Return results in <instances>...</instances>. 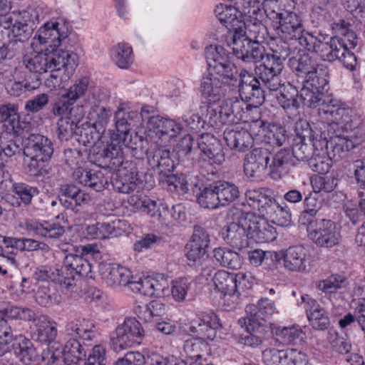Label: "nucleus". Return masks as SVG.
Here are the masks:
<instances>
[{
    "mask_svg": "<svg viewBox=\"0 0 365 365\" xmlns=\"http://www.w3.org/2000/svg\"><path fill=\"white\" fill-rule=\"evenodd\" d=\"M71 30L63 21L44 23L36 32L31 43L32 52L24 57L28 70L37 73L62 72L64 79L70 78L79 65L82 51L78 48H59L71 41Z\"/></svg>",
    "mask_w": 365,
    "mask_h": 365,
    "instance_id": "f257e3e1",
    "label": "nucleus"
},
{
    "mask_svg": "<svg viewBox=\"0 0 365 365\" xmlns=\"http://www.w3.org/2000/svg\"><path fill=\"white\" fill-rule=\"evenodd\" d=\"M319 114L322 118L337 125L342 130L343 133L336 137L334 143H330L334 156L345 158L348 152L365 141L361 118L346 103L329 99L325 107L319 108Z\"/></svg>",
    "mask_w": 365,
    "mask_h": 365,
    "instance_id": "f03ea898",
    "label": "nucleus"
},
{
    "mask_svg": "<svg viewBox=\"0 0 365 365\" xmlns=\"http://www.w3.org/2000/svg\"><path fill=\"white\" fill-rule=\"evenodd\" d=\"M205 57L209 74L203 77L201 81L204 91L220 88L222 85L237 77L238 71L232 61V56L222 45L215 43L207 46Z\"/></svg>",
    "mask_w": 365,
    "mask_h": 365,
    "instance_id": "7ed1b4c3",
    "label": "nucleus"
},
{
    "mask_svg": "<svg viewBox=\"0 0 365 365\" xmlns=\"http://www.w3.org/2000/svg\"><path fill=\"white\" fill-rule=\"evenodd\" d=\"M265 34L266 31L259 36H255L253 33L248 31V26H245L238 27L233 32H227L223 41L232 48L236 58L252 63L262 56V46L259 41L264 38Z\"/></svg>",
    "mask_w": 365,
    "mask_h": 365,
    "instance_id": "20e7f679",
    "label": "nucleus"
},
{
    "mask_svg": "<svg viewBox=\"0 0 365 365\" xmlns=\"http://www.w3.org/2000/svg\"><path fill=\"white\" fill-rule=\"evenodd\" d=\"M11 9V1L0 0V26L11 29L14 35L23 41L31 35L38 21V15L33 9L10 13Z\"/></svg>",
    "mask_w": 365,
    "mask_h": 365,
    "instance_id": "39448f33",
    "label": "nucleus"
},
{
    "mask_svg": "<svg viewBox=\"0 0 365 365\" xmlns=\"http://www.w3.org/2000/svg\"><path fill=\"white\" fill-rule=\"evenodd\" d=\"M144 330L135 318H126L118 325L111 336L112 349L119 352L140 343Z\"/></svg>",
    "mask_w": 365,
    "mask_h": 365,
    "instance_id": "423d86ee",
    "label": "nucleus"
},
{
    "mask_svg": "<svg viewBox=\"0 0 365 365\" xmlns=\"http://www.w3.org/2000/svg\"><path fill=\"white\" fill-rule=\"evenodd\" d=\"M289 54V46L285 42H281L280 48L272 49V53L265 54L262 48V56L252 63H260L257 68L263 84L267 85L275 76L281 73L283 69V61Z\"/></svg>",
    "mask_w": 365,
    "mask_h": 365,
    "instance_id": "0eeeda50",
    "label": "nucleus"
},
{
    "mask_svg": "<svg viewBox=\"0 0 365 365\" xmlns=\"http://www.w3.org/2000/svg\"><path fill=\"white\" fill-rule=\"evenodd\" d=\"M309 237L317 246L331 248L340 243L341 235L337 225L327 219H317L307 226Z\"/></svg>",
    "mask_w": 365,
    "mask_h": 365,
    "instance_id": "6e6552de",
    "label": "nucleus"
},
{
    "mask_svg": "<svg viewBox=\"0 0 365 365\" xmlns=\"http://www.w3.org/2000/svg\"><path fill=\"white\" fill-rule=\"evenodd\" d=\"M327 38L328 37L323 35L317 37L312 34H306L300 38V45L307 51L317 53L322 60L332 62L340 56L341 48L337 38L332 37L329 41H326Z\"/></svg>",
    "mask_w": 365,
    "mask_h": 365,
    "instance_id": "1a4fd4ad",
    "label": "nucleus"
},
{
    "mask_svg": "<svg viewBox=\"0 0 365 365\" xmlns=\"http://www.w3.org/2000/svg\"><path fill=\"white\" fill-rule=\"evenodd\" d=\"M269 15L271 19H275L278 24L276 28L277 34L286 40H298L300 44V38L306 34H309L304 31L301 17L294 12L283 11L276 13L272 11Z\"/></svg>",
    "mask_w": 365,
    "mask_h": 365,
    "instance_id": "9d476101",
    "label": "nucleus"
},
{
    "mask_svg": "<svg viewBox=\"0 0 365 365\" xmlns=\"http://www.w3.org/2000/svg\"><path fill=\"white\" fill-rule=\"evenodd\" d=\"M312 145L314 148V154L310 158L308 162L309 167L313 172L317 173L319 175H325L328 173L331 168L332 158L335 161L342 159L334 155V153L327 151L329 142L326 138H322L320 135L313 136L312 138Z\"/></svg>",
    "mask_w": 365,
    "mask_h": 365,
    "instance_id": "9b49d317",
    "label": "nucleus"
},
{
    "mask_svg": "<svg viewBox=\"0 0 365 365\" xmlns=\"http://www.w3.org/2000/svg\"><path fill=\"white\" fill-rule=\"evenodd\" d=\"M210 243V236L207 231L199 225L193 228L192 235L185 245V256L188 261L201 264L207 252Z\"/></svg>",
    "mask_w": 365,
    "mask_h": 365,
    "instance_id": "f8f14e48",
    "label": "nucleus"
},
{
    "mask_svg": "<svg viewBox=\"0 0 365 365\" xmlns=\"http://www.w3.org/2000/svg\"><path fill=\"white\" fill-rule=\"evenodd\" d=\"M24 154L32 158L48 160L53 153V143L50 139L40 134H30L25 140Z\"/></svg>",
    "mask_w": 365,
    "mask_h": 365,
    "instance_id": "ddd939ff",
    "label": "nucleus"
},
{
    "mask_svg": "<svg viewBox=\"0 0 365 365\" xmlns=\"http://www.w3.org/2000/svg\"><path fill=\"white\" fill-rule=\"evenodd\" d=\"M271 155V153L266 148H257L252 150L245 158V174L250 178H259L267 168Z\"/></svg>",
    "mask_w": 365,
    "mask_h": 365,
    "instance_id": "4468645a",
    "label": "nucleus"
},
{
    "mask_svg": "<svg viewBox=\"0 0 365 365\" xmlns=\"http://www.w3.org/2000/svg\"><path fill=\"white\" fill-rule=\"evenodd\" d=\"M265 188L249 190L245 192V202L254 210H257L263 218H267L277 205L276 200L271 197Z\"/></svg>",
    "mask_w": 365,
    "mask_h": 365,
    "instance_id": "2eb2a0df",
    "label": "nucleus"
},
{
    "mask_svg": "<svg viewBox=\"0 0 365 365\" xmlns=\"http://www.w3.org/2000/svg\"><path fill=\"white\" fill-rule=\"evenodd\" d=\"M148 128L150 133H154L165 143L176 137L182 129L180 123L160 115L148 118Z\"/></svg>",
    "mask_w": 365,
    "mask_h": 365,
    "instance_id": "dca6fc26",
    "label": "nucleus"
},
{
    "mask_svg": "<svg viewBox=\"0 0 365 365\" xmlns=\"http://www.w3.org/2000/svg\"><path fill=\"white\" fill-rule=\"evenodd\" d=\"M99 274L101 279L111 287L128 285L130 287L132 282L130 271L118 264L101 263L99 264Z\"/></svg>",
    "mask_w": 365,
    "mask_h": 365,
    "instance_id": "f3484780",
    "label": "nucleus"
},
{
    "mask_svg": "<svg viewBox=\"0 0 365 365\" xmlns=\"http://www.w3.org/2000/svg\"><path fill=\"white\" fill-rule=\"evenodd\" d=\"M232 213V221L229 222L226 227V239L232 246L242 248L247 245V231L242 225V220L245 219V212L237 210H230Z\"/></svg>",
    "mask_w": 365,
    "mask_h": 365,
    "instance_id": "a211bd4d",
    "label": "nucleus"
},
{
    "mask_svg": "<svg viewBox=\"0 0 365 365\" xmlns=\"http://www.w3.org/2000/svg\"><path fill=\"white\" fill-rule=\"evenodd\" d=\"M198 148L211 163L217 165L225 161V153L220 141L210 133H203L198 139Z\"/></svg>",
    "mask_w": 365,
    "mask_h": 365,
    "instance_id": "6ab92c4d",
    "label": "nucleus"
},
{
    "mask_svg": "<svg viewBox=\"0 0 365 365\" xmlns=\"http://www.w3.org/2000/svg\"><path fill=\"white\" fill-rule=\"evenodd\" d=\"M284 267L287 270L304 272L310 266L309 256L301 246L290 247L283 253Z\"/></svg>",
    "mask_w": 365,
    "mask_h": 365,
    "instance_id": "aec40b11",
    "label": "nucleus"
},
{
    "mask_svg": "<svg viewBox=\"0 0 365 365\" xmlns=\"http://www.w3.org/2000/svg\"><path fill=\"white\" fill-rule=\"evenodd\" d=\"M175 154L163 148L154 149L148 153L149 165L160 173L173 171L176 165Z\"/></svg>",
    "mask_w": 365,
    "mask_h": 365,
    "instance_id": "412c9836",
    "label": "nucleus"
},
{
    "mask_svg": "<svg viewBox=\"0 0 365 365\" xmlns=\"http://www.w3.org/2000/svg\"><path fill=\"white\" fill-rule=\"evenodd\" d=\"M276 308L274 302L269 299H262L259 301L257 305L249 304L246 307L245 311L250 317L239 319V323L246 324L247 321L261 325L260 321H264L266 317L273 314Z\"/></svg>",
    "mask_w": 365,
    "mask_h": 365,
    "instance_id": "4be33fe9",
    "label": "nucleus"
},
{
    "mask_svg": "<svg viewBox=\"0 0 365 365\" xmlns=\"http://www.w3.org/2000/svg\"><path fill=\"white\" fill-rule=\"evenodd\" d=\"M223 136L227 146L232 150L244 153L253 146V139L247 128H227Z\"/></svg>",
    "mask_w": 365,
    "mask_h": 365,
    "instance_id": "5701e85b",
    "label": "nucleus"
},
{
    "mask_svg": "<svg viewBox=\"0 0 365 365\" xmlns=\"http://www.w3.org/2000/svg\"><path fill=\"white\" fill-rule=\"evenodd\" d=\"M270 331L274 341L283 346L295 344L302 339L303 331L298 325L282 327L274 323L269 324Z\"/></svg>",
    "mask_w": 365,
    "mask_h": 365,
    "instance_id": "b1692460",
    "label": "nucleus"
},
{
    "mask_svg": "<svg viewBox=\"0 0 365 365\" xmlns=\"http://www.w3.org/2000/svg\"><path fill=\"white\" fill-rule=\"evenodd\" d=\"M128 202L130 205H133L137 209L141 210L150 217L156 218L162 223H165L166 216L169 214V211L160 202L150 198L140 200L135 196H131Z\"/></svg>",
    "mask_w": 365,
    "mask_h": 365,
    "instance_id": "393cba45",
    "label": "nucleus"
},
{
    "mask_svg": "<svg viewBox=\"0 0 365 365\" xmlns=\"http://www.w3.org/2000/svg\"><path fill=\"white\" fill-rule=\"evenodd\" d=\"M212 280L216 289L223 295L225 302L230 297L237 299L236 274L220 270L215 274Z\"/></svg>",
    "mask_w": 365,
    "mask_h": 365,
    "instance_id": "a878e982",
    "label": "nucleus"
},
{
    "mask_svg": "<svg viewBox=\"0 0 365 365\" xmlns=\"http://www.w3.org/2000/svg\"><path fill=\"white\" fill-rule=\"evenodd\" d=\"M329 71L325 64H320L312 75L307 76L302 91H327L329 86Z\"/></svg>",
    "mask_w": 365,
    "mask_h": 365,
    "instance_id": "bb28decb",
    "label": "nucleus"
},
{
    "mask_svg": "<svg viewBox=\"0 0 365 365\" xmlns=\"http://www.w3.org/2000/svg\"><path fill=\"white\" fill-rule=\"evenodd\" d=\"M140 181L137 168L130 166L122 168L118 170L117 178L113 186L118 192L129 193L136 189L137 184Z\"/></svg>",
    "mask_w": 365,
    "mask_h": 365,
    "instance_id": "cd10ccee",
    "label": "nucleus"
},
{
    "mask_svg": "<svg viewBox=\"0 0 365 365\" xmlns=\"http://www.w3.org/2000/svg\"><path fill=\"white\" fill-rule=\"evenodd\" d=\"M110 57L113 63L120 69H128L135 60L132 46L125 42L114 45L110 49Z\"/></svg>",
    "mask_w": 365,
    "mask_h": 365,
    "instance_id": "c85d7f7f",
    "label": "nucleus"
},
{
    "mask_svg": "<svg viewBox=\"0 0 365 365\" xmlns=\"http://www.w3.org/2000/svg\"><path fill=\"white\" fill-rule=\"evenodd\" d=\"M73 177L78 183L96 192L103 190L108 184V180L101 171L93 172L78 168L74 171Z\"/></svg>",
    "mask_w": 365,
    "mask_h": 365,
    "instance_id": "c756f323",
    "label": "nucleus"
},
{
    "mask_svg": "<svg viewBox=\"0 0 365 365\" xmlns=\"http://www.w3.org/2000/svg\"><path fill=\"white\" fill-rule=\"evenodd\" d=\"M309 53L299 51L294 56L289 60L290 68L299 76L312 75L319 65Z\"/></svg>",
    "mask_w": 365,
    "mask_h": 365,
    "instance_id": "7c9ffc66",
    "label": "nucleus"
},
{
    "mask_svg": "<svg viewBox=\"0 0 365 365\" xmlns=\"http://www.w3.org/2000/svg\"><path fill=\"white\" fill-rule=\"evenodd\" d=\"M304 308L307 313L309 323L313 329L324 330L329 326V319L326 312L322 308L316 300L308 298Z\"/></svg>",
    "mask_w": 365,
    "mask_h": 365,
    "instance_id": "2f4dec72",
    "label": "nucleus"
},
{
    "mask_svg": "<svg viewBox=\"0 0 365 365\" xmlns=\"http://www.w3.org/2000/svg\"><path fill=\"white\" fill-rule=\"evenodd\" d=\"M29 232L38 235L46 238H58L64 233V228L56 223L43 222L40 223L34 220H28L25 224Z\"/></svg>",
    "mask_w": 365,
    "mask_h": 365,
    "instance_id": "473e14b6",
    "label": "nucleus"
},
{
    "mask_svg": "<svg viewBox=\"0 0 365 365\" xmlns=\"http://www.w3.org/2000/svg\"><path fill=\"white\" fill-rule=\"evenodd\" d=\"M63 263L75 276L92 278L91 275L89 276L92 266L87 258L81 255L68 254L65 256Z\"/></svg>",
    "mask_w": 365,
    "mask_h": 365,
    "instance_id": "72a5a7b5",
    "label": "nucleus"
},
{
    "mask_svg": "<svg viewBox=\"0 0 365 365\" xmlns=\"http://www.w3.org/2000/svg\"><path fill=\"white\" fill-rule=\"evenodd\" d=\"M213 257L220 265L228 269H238L242 264L238 253L228 247L215 248Z\"/></svg>",
    "mask_w": 365,
    "mask_h": 365,
    "instance_id": "f704fd0d",
    "label": "nucleus"
},
{
    "mask_svg": "<svg viewBox=\"0 0 365 365\" xmlns=\"http://www.w3.org/2000/svg\"><path fill=\"white\" fill-rule=\"evenodd\" d=\"M93 328L94 325L89 324L85 319L78 318L67 324L66 331L70 336L88 341L91 340L95 336Z\"/></svg>",
    "mask_w": 365,
    "mask_h": 365,
    "instance_id": "c9c22d12",
    "label": "nucleus"
},
{
    "mask_svg": "<svg viewBox=\"0 0 365 365\" xmlns=\"http://www.w3.org/2000/svg\"><path fill=\"white\" fill-rule=\"evenodd\" d=\"M61 353L66 365H78L86 356L81 344L76 339L68 340Z\"/></svg>",
    "mask_w": 365,
    "mask_h": 365,
    "instance_id": "e433bc0d",
    "label": "nucleus"
},
{
    "mask_svg": "<svg viewBox=\"0 0 365 365\" xmlns=\"http://www.w3.org/2000/svg\"><path fill=\"white\" fill-rule=\"evenodd\" d=\"M215 184L221 206L228 205L239 198L240 190L234 183L218 180L215 182Z\"/></svg>",
    "mask_w": 365,
    "mask_h": 365,
    "instance_id": "4c0bfd02",
    "label": "nucleus"
},
{
    "mask_svg": "<svg viewBox=\"0 0 365 365\" xmlns=\"http://www.w3.org/2000/svg\"><path fill=\"white\" fill-rule=\"evenodd\" d=\"M195 324L197 325L199 330L197 331L200 333L210 332L205 334V336L212 340L216 329L219 325V319L217 316L212 312H202L198 314L197 320L195 322Z\"/></svg>",
    "mask_w": 365,
    "mask_h": 365,
    "instance_id": "58836bf2",
    "label": "nucleus"
},
{
    "mask_svg": "<svg viewBox=\"0 0 365 365\" xmlns=\"http://www.w3.org/2000/svg\"><path fill=\"white\" fill-rule=\"evenodd\" d=\"M183 351L192 359H199L210 353L208 344L200 337H194L186 340L183 344Z\"/></svg>",
    "mask_w": 365,
    "mask_h": 365,
    "instance_id": "ea45409f",
    "label": "nucleus"
},
{
    "mask_svg": "<svg viewBox=\"0 0 365 365\" xmlns=\"http://www.w3.org/2000/svg\"><path fill=\"white\" fill-rule=\"evenodd\" d=\"M0 123L6 132L18 133L20 128L19 116L14 106H0Z\"/></svg>",
    "mask_w": 365,
    "mask_h": 365,
    "instance_id": "a19ab883",
    "label": "nucleus"
},
{
    "mask_svg": "<svg viewBox=\"0 0 365 365\" xmlns=\"http://www.w3.org/2000/svg\"><path fill=\"white\" fill-rule=\"evenodd\" d=\"M278 365H309L307 356L296 349H281Z\"/></svg>",
    "mask_w": 365,
    "mask_h": 365,
    "instance_id": "79ce46f5",
    "label": "nucleus"
},
{
    "mask_svg": "<svg viewBox=\"0 0 365 365\" xmlns=\"http://www.w3.org/2000/svg\"><path fill=\"white\" fill-rule=\"evenodd\" d=\"M347 279L341 274H331L327 279L319 280L316 283L317 288L326 293L332 294L336 290L344 288L347 285Z\"/></svg>",
    "mask_w": 365,
    "mask_h": 365,
    "instance_id": "37998d69",
    "label": "nucleus"
},
{
    "mask_svg": "<svg viewBox=\"0 0 365 365\" xmlns=\"http://www.w3.org/2000/svg\"><path fill=\"white\" fill-rule=\"evenodd\" d=\"M21 251V238L4 237L3 245L0 247V255L6 257L11 264H16L15 255Z\"/></svg>",
    "mask_w": 365,
    "mask_h": 365,
    "instance_id": "c03bdc74",
    "label": "nucleus"
},
{
    "mask_svg": "<svg viewBox=\"0 0 365 365\" xmlns=\"http://www.w3.org/2000/svg\"><path fill=\"white\" fill-rule=\"evenodd\" d=\"M199 205L207 209H216L220 205L215 182L205 187L197 197Z\"/></svg>",
    "mask_w": 365,
    "mask_h": 365,
    "instance_id": "a18cd8bd",
    "label": "nucleus"
},
{
    "mask_svg": "<svg viewBox=\"0 0 365 365\" xmlns=\"http://www.w3.org/2000/svg\"><path fill=\"white\" fill-rule=\"evenodd\" d=\"M36 339L41 342H50L54 340L56 334V328L46 317H40L37 319Z\"/></svg>",
    "mask_w": 365,
    "mask_h": 365,
    "instance_id": "49530a36",
    "label": "nucleus"
},
{
    "mask_svg": "<svg viewBox=\"0 0 365 365\" xmlns=\"http://www.w3.org/2000/svg\"><path fill=\"white\" fill-rule=\"evenodd\" d=\"M115 222H97L86 227V234L93 239H106L115 235Z\"/></svg>",
    "mask_w": 365,
    "mask_h": 365,
    "instance_id": "de8ad7c7",
    "label": "nucleus"
},
{
    "mask_svg": "<svg viewBox=\"0 0 365 365\" xmlns=\"http://www.w3.org/2000/svg\"><path fill=\"white\" fill-rule=\"evenodd\" d=\"M51 281L59 284L66 289L76 286V276L66 268L63 264L60 268H54V274L51 276Z\"/></svg>",
    "mask_w": 365,
    "mask_h": 365,
    "instance_id": "09e8293b",
    "label": "nucleus"
},
{
    "mask_svg": "<svg viewBox=\"0 0 365 365\" xmlns=\"http://www.w3.org/2000/svg\"><path fill=\"white\" fill-rule=\"evenodd\" d=\"M111 115L110 109L97 106L91 109L88 118L96 128H103L108 124Z\"/></svg>",
    "mask_w": 365,
    "mask_h": 365,
    "instance_id": "8fccbe9b",
    "label": "nucleus"
},
{
    "mask_svg": "<svg viewBox=\"0 0 365 365\" xmlns=\"http://www.w3.org/2000/svg\"><path fill=\"white\" fill-rule=\"evenodd\" d=\"M356 320L357 324L361 327V330L364 333L365 335V304H359L354 311V314H351L350 313L346 314L342 319H341L339 322V326L341 328H345L350 325L351 323H354Z\"/></svg>",
    "mask_w": 365,
    "mask_h": 365,
    "instance_id": "3c124183",
    "label": "nucleus"
},
{
    "mask_svg": "<svg viewBox=\"0 0 365 365\" xmlns=\"http://www.w3.org/2000/svg\"><path fill=\"white\" fill-rule=\"evenodd\" d=\"M14 349L16 356L26 364H29L36 360V350L28 340H24L22 344H19Z\"/></svg>",
    "mask_w": 365,
    "mask_h": 365,
    "instance_id": "603ef678",
    "label": "nucleus"
},
{
    "mask_svg": "<svg viewBox=\"0 0 365 365\" xmlns=\"http://www.w3.org/2000/svg\"><path fill=\"white\" fill-rule=\"evenodd\" d=\"M170 294V289L167 278L162 274L151 277V297H164Z\"/></svg>",
    "mask_w": 365,
    "mask_h": 365,
    "instance_id": "864d4df0",
    "label": "nucleus"
},
{
    "mask_svg": "<svg viewBox=\"0 0 365 365\" xmlns=\"http://www.w3.org/2000/svg\"><path fill=\"white\" fill-rule=\"evenodd\" d=\"M342 5L356 21L365 19V0H342Z\"/></svg>",
    "mask_w": 365,
    "mask_h": 365,
    "instance_id": "5fc2aeb1",
    "label": "nucleus"
},
{
    "mask_svg": "<svg viewBox=\"0 0 365 365\" xmlns=\"http://www.w3.org/2000/svg\"><path fill=\"white\" fill-rule=\"evenodd\" d=\"M240 77L239 91L245 90L254 91L258 89H264L263 86L265 85L263 83L262 84L253 73L244 70L240 73Z\"/></svg>",
    "mask_w": 365,
    "mask_h": 365,
    "instance_id": "6e6d98bb",
    "label": "nucleus"
},
{
    "mask_svg": "<svg viewBox=\"0 0 365 365\" xmlns=\"http://www.w3.org/2000/svg\"><path fill=\"white\" fill-rule=\"evenodd\" d=\"M105 158L110 160L113 166L117 168L121 166L123 163L121 144L119 141H112L103 151Z\"/></svg>",
    "mask_w": 365,
    "mask_h": 365,
    "instance_id": "4d7b16f0",
    "label": "nucleus"
},
{
    "mask_svg": "<svg viewBox=\"0 0 365 365\" xmlns=\"http://www.w3.org/2000/svg\"><path fill=\"white\" fill-rule=\"evenodd\" d=\"M245 219L242 220V224L247 231L248 238L253 239L255 241V234H258L261 229L259 222L264 220V218L261 217L259 215H257L253 212H245Z\"/></svg>",
    "mask_w": 365,
    "mask_h": 365,
    "instance_id": "13d9d810",
    "label": "nucleus"
},
{
    "mask_svg": "<svg viewBox=\"0 0 365 365\" xmlns=\"http://www.w3.org/2000/svg\"><path fill=\"white\" fill-rule=\"evenodd\" d=\"M191 286V282L187 278H180L173 282L170 294L176 302H183Z\"/></svg>",
    "mask_w": 365,
    "mask_h": 365,
    "instance_id": "bf43d9fd",
    "label": "nucleus"
},
{
    "mask_svg": "<svg viewBox=\"0 0 365 365\" xmlns=\"http://www.w3.org/2000/svg\"><path fill=\"white\" fill-rule=\"evenodd\" d=\"M240 324L242 327L245 326L247 331L246 334H243L240 336L239 342L240 344L250 347H256L261 344L262 341V338L251 332L254 331L256 327H259V326L248 321L246 324H245L243 322Z\"/></svg>",
    "mask_w": 365,
    "mask_h": 365,
    "instance_id": "052dcab7",
    "label": "nucleus"
},
{
    "mask_svg": "<svg viewBox=\"0 0 365 365\" xmlns=\"http://www.w3.org/2000/svg\"><path fill=\"white\" fill-rule=\"evenodd\" d=\"M329 99H326L324 93H301L300 101L302 105L309 108L325 107L329 103Z\"/></svg>",
    "mask_w": 365,
    "mask_h": 365,
    "instance_id": "680f3d73",
    "label": "nucleus"
},
{
    "mask_svg": "<svg viewBox=\"0 0 365 365\" xmlns=\"http://www.w3.org/2000/svg\"><path fill=\"white\" fill-rule=\"evenodd\" d=\"M12 192H14L18 197L25 205L31 202L32 197L38 194V190L24 183H14L12 185Z\"/></svg>",
    "mask_w": 365,
    "mask_h": 365,
    "instance_id": "e2e57ef3",
    "label": "nucleus"
},
{
    "mask_svg": "<svg viewBox=\"0 0 365 365\" xmlns=\"http://www.w3.org/2000/svg\"><path fill=\"white\" fill-rule=\"evenodd\" d=\"M11 133H4L0 135V149L1 153L4 155L11 157L21 150L20 145L14 140L9 139Z\"/></svg>",
    "mask_w": 365,
    "mask_h": 365,
    "instance_id": "0e129e2a",
    "label": "nucleus"
},
{
    "mask_svg": "<svg viewBox=\"0 0 365 365\" xmlns=\"http://www.w3.org/2000/svg\"><path fill=\"white\" fill-rule=\"evenodd\" d=\"M274 209L269 216V219L274 223L281 227H285L289 225L291 222V214L289 211L284 207L279 205H274Z\"/></svg>",
    "mask_w": 365,
    "mask_h": 365,
    "instance_id": "69168bd1",
    "label": "nucleus"
},
{
    "mask_svg": "<svg viewBox=\"0 0 365 365\" xmlns=\"http://www.w3.org/2000/svg\"><path fill=\"white\" fill-rule=\"evenodd\" d=\"M261 229L258 234H255V242L257 243H265L274 241L277 237L276 229L270 225L267 220L259 222Z\"/></svg>",
    "mask_w": 365,
    "mask_h": 365,
    "instance_id": "338daca9",
    "label": "nucleus"
},
{
    "mask_svg": "<svg viewBox=\"0 0 365 365\" xmlns=\"http://www.w3.org/2000/svg\"><path fill=\"white\" fill-rule=\"evenodd\" d=\"M14 334L7 321L0 312V349L2 350V355L7 350V345L12 341Z\"/></svg>",
    "mask_w": 365,
    "mask_h": 365,
    "instance_id": "774afa93",
    "label": "nucleus"
}]
</instances>
